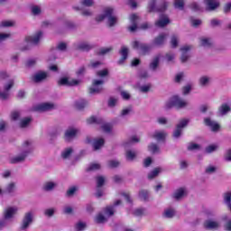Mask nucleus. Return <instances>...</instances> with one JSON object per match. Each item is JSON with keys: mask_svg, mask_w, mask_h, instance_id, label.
<instances>
[{"mask_svg": "<svg viewBox=\"0 0 231 231\" xmlns=\"http://www.w3.org/2000/svg\"><path fill=\"white\" fill-rule=\"evenodd\" d=\"M32 141H24L22 144V152L20 155L11 158L10 163L15 164V163H23L28 158V154H31V152L33 151L32 147Z\"/></svg>", "mask_w": 231, "mask_h": 231, "instance_id": "obj_1", "label": "nucleus"}, {"mask_svg": "<svg viewBox=\"0 0 231 231\" xmlns=\"http://www.w3.org/2000/svg\"><path fill=\"white\" fill-rule=\"evenodd\" d=\"M114 12H115V10L113 8L107 7L104 10L103 14H99L97 17H96V21L97 23H102V21H104V19H107L110 28H113V26H115V24H116V23L118 21V18H116V16L113 15Z\"/></svg>", "mask_w": 231, "mask_h": 231, "instance_id": "obj_2", "label": "nucleus"}, {"mask_svg": "<svg viewBox=\"0 0 231 231\" xmlns=\"http://www.w3.org/2000/svg\"><path fill=\"white\" fill-rule=\"evenodd\" d=\"M194 48V46L192 45H189V44H185L180 46V64H187L190 59H192V53L190 51H192V49Z\"/></svg>", "mask_w": 231, "mask_h": 231, "instance_id": "obj_3", "label": "nucleus"}, {"mask_svg": "<svg viewBox=\"0 0 231 231\" xmlns=\"http://www.w3.org/2000/svg\"><path fill=\"white\" fill-rule=\"evenodd\" d=\"M168 6L169 3L165 0L160 2L158 5H156V0H150V3L148 4V12L149 14H152V12H155L157 14L163 13L167 10Z\"/></svg>", "mask_w": 231, "mask_h": 231, "instance_id": "obj_4", "label": "nucleus"}, {"mask_svg": "<svg viewBox=\"0 0 231 231\" xmlns=\"http://www.w3.org/2000/svg\"><path fill=\"white\" fill-rule=\"evenodd\" d=\"M87 124H97V125H101L102 131L104 133H111L113 126L109 123H104V119L98 118L95 116H92L88 119H87Z\"/></svg>", "mask_w": 231, "mask_h": 231, "instance_id": "obj_5", "label": "nucleus"}, {"mask_svg": "<svg viewBox=\"0 0 231 231\" xmlns=\"http://www.w3.org/2000/svg\"><path fill=\"white\" fill-rule=\"evenodd\" d=\"M132 48L133 50H136L137 51H140L142 55H147V53L151 51V45L147 43H143L140 41L132 42Z\"/></svg>", "mask_w": 231, "mask_h": 231, "instance_id": "obj_6", "label": "nucleus"}, {"mask_svg": "<svg viewBox=\"0 0 231 231\" xmlns=\"http://www.w3.org/2000/svg\"><path fill=\"white\" fill-rule=\"evenodd\" d=\"M104 80L103 79H94L92 87L89 88L90 95H98L104 91Z\"/></svg>", "mask_w": 231, "mask_h": 231, "instance_id": "obj_7", "label": "nucleus"}, {"mask_svg": "<svg viewBox=\"0 0 231 231\" xmlns=\"http://www.w3.org/2000/svg\"><path fill=\"white\" fill-rule=\"evenodd\" d=\"M32 223H33V212L28 211L23 216L20 230H27V228H30V225H32Z\"/></svg>", "mask_w": 231, "mask_h": 231, "instance_id": "obj_8", "label": "nucleus"}, {"mask_svg": "<svg viewBox=\"0 0 231 231\" xmlns=\"http://www.w3.org/2000/svg\"><path fill=\"white\" fill-rule=\"evenodd\" d=\"M187 125H189V119H181L179 121L174 132L175 140L181 138V134H183V129H185Z\"/></svg>", "mask_w": 231, "mask_h": 231, "instance_id": "obj_9", "label": "nucleus"}, {"mask_svg": "<svg viewBox=\"0 0 231 231\" xmlns=\"http://www.w3.org/2000/svg\"><path fill=\"white\" fill-rule=\"evenodd\" d=\"M82 82L80 79H71L68 77H62L58 80V86H67L68 88H73L79 86Z\"/></svg>", "mask_w": 231, "mask_h": 231, "instance_id": "obj_10", "label": "nucleus"}, {"mask_svg": "<svg viewBox=\"0 0 231 231\" xmlns=\"http://www.w3.org/2000/svg\"><path fill=\"white\" fill-rule=\"evenodd\" d=\"M203 226L206 230H218V228L221 226V224L216 219L208 218L204 221Z\"/></svg>", "mask_w": 231, "mask_h": 231, "instance_id": "obj_11", "label": "nucleus"}, {"mask_svg": "<svg viewBox=\"0 0 231 231\" xmlns=\"http://www.w3.org/2000/svg\"><path fill=\"white\" fill-rule=\"evenodd\" d=\"M14 81L10 79L7 84L4 86V91L0 90V98L1 100H8L10 97V90L14 88Z\"/></svg>", "mask_w": 231, "mask_h": 231, "instance_id": "obj_12", "label": "nucleus"}, {"mask_svg": "<svg viewBox=\"0 0 231 231\" xmlns=\"http://www.w3.org/2000/svg\"><path fill=\"white\" fill-rule=\"evenodd\" d=\"M42 39V31H38L33 36H26L25 42H30L33 46H37Z\"/></svg>", "mask_w": 231, "mask_h": 231, "instance_id": "obj_13", "label": "nucleus"}, {"mask_svg": "<svg viewBox=\"0 0 231 231\" xmlns=\"http://www.w3.org/2000/svg\"><path fill=\"white\" fill-rule=\"evenodd\" d=\"M53 107H54V105L51 103H42V104L34 106L32 107V111H37L38 113H44L46 111H51Z\"/></svg>", "mask_w": 231, "mask_h": 231, "instance_id": "obj_14", "label": "nucleus"}, {"mask_svg": "<svg viewBox=\"0 0 231 231\" xmlns=\"http://www.w3.org/2000/svg\"><path fill=\"white\" fill-rule=\"evenodd\" d=\"M189 196V190L185 187L179 188L175 190L174 199L175 201H181L184 198Z\"/></svg>", "mask_w": 231, "mask_h": 231, "instance_id": "obj_15", "label": "nucleus"}, {"mask_svg": "<svg viewBox=\"0 0 231 231\" xmlns=\"http://www.w3.org/2000/svg\"><path fill=\"white\" fill-rule=\"evenodd\" d=\"M48 79V72H44L40 70L32 76V80L35 84H41V82H44Z\"/></svg>", "mask_w": 231, "mask_h": 231, "instance_id": "obj_16", "label": "nucleus"}, {"mask_svg": "<svg viewBox=\"0 0 231 231\" xmlns=\"http://www.w3.org/2000/svg\"><path fill=\"white\" fill-rule=\"evenodd\" d=\"M171 24V19L167 14H161L158 21L155 22V26L157 28H165Z\"/></svg>", "mask_w": 231, "mask_h": 231, "instance_id": "obj_17", "label": "nucleus"}, {"mask_svg": "<svg viewBox=\"0 0 231 231\" xmlns=\"http://www.w3.org/2000/svg\"><path fill=\"white\" fill-rule=\"evenodd\" d=\"M204 124L207 127H209L213 133H217L221 129V125L217 122L211 120L210 117L204 118Z\"/></svg>", "mask_w": 231, "mask_h": 231, "instance_id": "obj_18", "label": "nucleus"}, {"mask_svg": "<svg viewBox=\"0 0 231 231\" xmlns=\"http://www.w3.org/2000/svg\"><path fill=\"white\" fill-rule=\"evenodd\" d=\"M189 102L180 96H174V107L176 109H185V107H188Z\"/></svg>", "mask_w": 231, "mask_h": 231, "instance_id": "obj_19", "label": "nucleus"}, {"mask_svg": "<svg viewBox=\"0 0 231 231\" xmlns=\"http://www.w3.org/2000/svg\"><path fill=\"white\" fill-rule=\"evenodd\" d=\"M77 133H79L78 129L75 128H68L65 131V134H64V140L65 142H71V140H73L74 138H76L77 136Z\"/></svg>", "mask_w": 231, "mask_h": 231, "instance_id": "obj_20", "label": "nucleus"}, {"mask_svg": "<svg viewBox=\"0 0 231 231\" xmlns=\"http://www.w3.org/2000/svg\"><path fill=\"white\" fill-rule=\"evenodd\" d=\"M204 5H206L207 12H214V10L219 7L217 0H204Z\"/></svg>", "mask_w": 231, "mask_h": 231, "instance_id": "obj_21", "label": "nucleus"}, {"mask_svg": "<svg viewBox=\"0 0 231 231\" xmlns=\"http://www.w3.org/2000/svg\"><path fill=\"white\" fill-rule=\"evenodd\" d=\"M140 19V17L137 14H131L130 15V23H132V25L128 27L129 32L132 33L136 32L138 30V23L137 21Z\"/></svg>", "mask_w": 231, "mask_h": 231, "instance_id": "obj_22", "label": "nucleus"}, {"mask_svg": "<svg viewBox=\"0 0 231 231\" xmlns=\"http://www.w3.org/2000/svg\"><path fill=\"white\" fill-rule=\"evenodd\" d=\"M19 210L16 207H9L4 211V221L6 219H12Z\"/></svg>", "mask_w": 231, "mask_h": 231, "instance_id": "obj_23", "label": "nucleus"}, {"mask_svg": "<svg viewBox=\"0 0 231 231\" xmlns=\"http://www.w3.org/2000/svg\"><path fill=\"white\" fill-rule=\"evenodd\" d=\"M119 54L121 55V59L117 61V64L122 65L124 62H125V60H127V58L129 57V49L125 46L121 47Z\"/></svg>", "mask_w": 231, "mask_h": 231, "instance_id": "obj_24", "label": "nucleus"}, {"mask_svg": "<svg viewBox=\"0 0 231 231\" xmlns=\"http://www.w3.org/2000/svg\"><path fill=\"white\" fill-rule=\"evenodd\" d=\"M165 39H167V33L162 32L154 38L152 44L153 46H163L165 44Z\"/></svg>", "mask_w": 231, "mask_h": 231, "instance_id": "obj_25", "label": "nucleus"}, {"mask_svg": "<svg viewBox=\"0 0 231 231\" xmlns=\"http://www.w3.org/2000/svg\"><path fill=\"white\" fill-rule=\"evenodd\" d=\"M151 138H154L157 142H165L167 133H165V131H155L154 134L151 135Z\"/></svg>", "mask_w": 231, "mask_h": 231, "instance_id": "obj_26", "label": "nucleus"}, {"mask_svg": "<svg viewBox=\"0 0 231 231\" xmlns=\"http://www.w3.org/2000/svg\"><path fill=\"white\" fill-rule=\"evenodd\" d=\"M211 82L212 78H210V76H201L199 79V85L200 86V88H208Z\"/></svg>", "mask_w": 231, "mask_h": 231, "instance_id": "obj_27", "label": "nucleus"}, {"mask_svg": "<svg viewBox=\"0 0 231 231\" xmlns=\"http://www.w3.org/2000/svg\"><path fill=\"white\" fill-rule=\"evenodd\" d=\"M93 45L88 42H80L76 44V50H79V51H89L90 50H93Z\"/></svg>", "mask_w": 231, "mask_h": 231, "instance_id": "obj_28", "label": "nucleus"}, {"mask_svg": "<svg viewBox=\"0 0 231 231\" xmlns=\"http://www.w3.org/2000/svg\"><path fill=\"white\" fill-rule=\"evenodd\" d=\"M161 172H163V168L156 167L148 173L147 178L148 180H154V178H158Z\"/></svg>", "mask_w": 231, "mask_h": 231, "instance_id": "obj_29", "label": "nucleus"}, {"mask_svg": "<svg viewBox=\"0 0 231 231\" xmlns=\"http://www.w3.org/2000/svg\"><path fill=\"white\" fill-rule=\"evenodd\" d=\"M160 59H162V55L158 54L150 63L149 68L152 71H156V69H158V66H160Z\"/></svg>", "mask_w": 231, "mask_h": 231, "instance_id": "obj_30", "label": "nucleus"}, {"mask_svg": "<svg viewBox=\"0 0 231 231\" xmlns=\"http://www.w3.org/2000/svg\"><path fill=\"white\" fill-rule=\"evenodd\" d=\"M231 112L230 106L228 104H222L218 108V115L220 116H225V115Z\"/></svg>", "mask_w": 231, "mask_h": 231, "instance_id": "obj_31", "label": "nucleus"}, {"mask_svg": "<svg viewBox=\"0 0 231 231\" xmlns=\"http://www.w3.org/2000/svg\"><path fill=\"white\" fill-rule=\"evenodd\" d=\"M139 199L141 201H149L150 193L147 189H140L138 192Z\"/></svg>", "mask_w": 231, "mask_h": 231, "instance_id": "obj_32", "label": "nucleus"}, {"mask_svg": "<svg viewBox=\"0 0 231 231\" xmlns=\"http://www.w3.org/2000/svg\"><path fill=\"white\" fill-rule=\"evenodd\" d=\"M104 143H106V141L103 138L95 139L92 144L94 151H98V149H102V147H104Z\"/></svg>", "mask_w": 231, "mask_h": 231, "instance_id": "obj_33", "label": "nucleus"}, {"mask_svg": "<svg viewBox=\"0 0 231 231\" xmlns=\"http://www.w3.org/2000/svg\"><path fill=\"white\" fill-rule=\"evenodd\" d=\"M189 9L192 12H203V7L198 2H192L189 5Z\"/></svg>", "mask_w": 231, "mask_h": 231, "instance_id": "obj_34", "label": "nucleus"}, {"mask_svg": "<svg viewBox=\"0 0 231 231\" xmlns=\"http://www.w3.org/2000/svg\"><path fill=\"white\" fill-rule=\"evenodd\" d=\"M148 151L152 152V154H160V146L156 144V143H151L148 145Z\"/></svg>", "mask_w": 231, "mask_h": 231, "instance_id": "obj_35", "label": "nucleus"}, {"mask_svg": "<svg viewBox=\"0 0 231 231\" xmlns=\"http://www.w3.org/2000/svg\"><path fill=\"white\" fill-rule=\"evenodd\" d=\"M95 223H97V225H104V223H107V217L104 216V214L99 213L95 217Z\"/></svg>", "mask_w": 231, "mask_h": 231, "instance_id": "obj_36", "label": "nucleus"}, {"mask_svg": "<svg viewBox=\"0 0 231 231\" xmlns=\"http://www.w3.org/2000/svg\"><path fill=\"white\" fill-rule=\"evenodd\" d=\"M224 203L231 210V191H227L223 195Z\"/></svg>", "mask_w": 231, "mask_h": 231, "instance_id": "obj_37", "label": "nucleus"}, {"mask_svg": "<svg viewBox=\"0 0 231 231\" xmlns=\"http://www.w3.org/2000/svg\"><path fill=\"white\" fill-rule=\"evenodd\" d=\"M32 117H24L23 118L20 123L19 125L22 129H26V127H28L30 125V124H32Z\"/></svg>", "mask_w": 231, "mask_h": 231, "instance_id": "obj_38", "label": "nucleus"}, {"mask_svg": "<svg viewBox=\"0 0 231 231\" xmlns=\"http://www.w3.org/2000/svg\"><path fill=\"white\" fill-rule=\"evenodd\" d=\"M212 39L210 38H202L200 40V45L203 46V48H212Z\"/></svg>", "mask_w": 231, "mask_h": 231, "instance_id": "obj_39", "label": "nucleus"}, {"mask_svg": "<svg viewBox=\"0 0 231 231\" xmlns=\"http://www.w3.org/2000/svg\"><path fill=\"white\" fill-rule=\"evenodd\" d=\"M71 154H73V148H66L62 152H61V158L63 160H68L70 158Z\"/></svg>", "mask_w": 231, "mask_h": 231, "instance_id": "obj_40", "label": "nucleus"}, {"mask_svg": "<svg viewBox=\"0 0 231 231\" xmlns=\"http://www.w3.org/2000/svg\"><path fill=\"white\" fill-rule=\"evenodd\" d=\"M104 214H105L106 217H112V216H115V207L108 206V207L105 208Z\"/></svg>", "mask_w": 231, "mask_h": 231, "instance_id": "obj_41", "label": "nucleus"}, {"mask_svg": "<svg viewBox=\"0 0 231 231\" xmlns=\"http://www.w3.org/2000/svg\"><path fill=\"white\" fill-rule=\"evenodd\" d=\"M55 187H57V184L53 181H48L43 185V190H45L46 192H50L51 190H53V189H55Z\"/></svg>", "mask_w": 231, "mask_h": 231, "instance_id": "obj_42", "label": "nucleus"}, {"mask_svg": "<svg viewBox=\"0 0 231 231\" xmlns=\"http://www.w3.org/2000/svg\"><path fill=\"white\" fill-rule=\"evenodd\" d=\"M174 8L177 10H185V0H174Z\"/></svg>", "mask_w": 231, "mask_h": 231, "instance_id": "obj_43", "label": "nucleus"}, {"mask_svg": "<svg viewBox=\"0 0 231 231\" xmlns=\"http://www.w3.org/2000/svg\"><path fill=\"white\" fill-rule=\"evenodd\" d=\"M87 106L88 101H86L85 99H79L75 102V107H77L79 111H81V109H84V107H86Z\"/></svg>", "mask_w": 231, "mask_h": 231, "instance_id": "obj_44", "label": "nucleus"}, {"mask_svg": "<svg viewBox=\"0 0 231 231\" xmlns=\"http://www.w3.org/2000/svg\"><path fill=\"white\" fill-rule=\"evenodd\" d=\"M96 75L98 79H106V77H109V69H104L102 70H97Z\"/></svg>", "mask_w": 231, "mask_h": 231, "instance_id": "obj_45", "label": "nucleus"}, {"mask_svg": "<svg viewBox=\"0 0 231 231\" xmlns=\"http://www.w3.org/2000/svg\"><path fill=\"white\" fill-rule=\"evenodd\" d=\"M163 217L167 219H171V217H174V209L172 208L165 209L163 212Z\"/></svg>", "mask_w": 231, "mask_h": 231, "instance_id": "obj_46", "label": "nucleus"}, {"mask_svg": "<svg viewBox=\"0 0 231 231\" xmlns=\"http://www.w3.org/2000/svg\"><path fill=\"white\" fill-rule=\"evenodd\" d=\"M101 166L99 163H91L88 168H87V172H93L95 171H100Z\"/></svg>", "mask_w": 231, "mask_h": 231, "instance_id": "obj_47", "label": "nucleus"}, {"mask_svg": "<svg viewBox=\"0 0 231 231\" xmlns=\"http://www.w3.org/2000/svg\"><path fill=\"white\" fill-rule=\"evenodd\" d=\"M188 151H200L201 145L195 143H189L187 147Z\"/></svg>", "mask_w": 231, "mask_h": 231, "instance_id": "obj_48", "label": "nucleus"}, {"mask_svg": "<svg viewBox=\"0 0 231 231\" xmlns=\"http://www.w3.org/2000/svg\"><path fill=\"white\" fill-rule=\"evenodd\" d=\"M10 116L13 122H16V120H19L21 118V111L14 110L13 112H11Z\"/></svg>", "mask_w": 231, "mask_h": 231, "instance_id": "obj_49", "label": "nucleus"}, {"mask_svg": "<svg viewBox=\"0 0 231 231\" xmlns=\"http://www.w3.org/2000/svg\"><path fill=\"white\" fill-rule=\"evenodd\" d=\"M110 51H113V47L101 48L97 52V55H100V56L107 55V53H109Z\"/></svg>", "mask_w": 231, "mask_h": 231, "instance_id": "obj_50", "label": "nucleus"}, {"mask_svg": "<svg viewBox=\"0 0 231 231\" xmlns=\"http://www.w3.org/2000/svg\"><path fill=\"white\" fill-rule=\"evenodd\" d=\"M96 181L97 189H100L101 187H104V184L106 183V178L104 176H97L96 177Z\"/></svg>", "mask_w": 231, "mask_h": 231, "instance_id": "obj_51", "label": "nucleus"}, {"mask_svg": "<svg viewBox=\"0 0 231 231\" xmlns=\"http://www.w3.org/2000/svg\"><path fill=\"white\" fill-rule=\"evenodd\" d=\"M125 156H126V160H128L129 162H133V160L136 158V152L128 150L126 151Z\"/></svg>", "mask_w": 231, "mask_h": 231, "instance_id": "obj_52", "label": "nucleus"}, {"mask_svg": "<svg viewBox=\"0 0 231 231\" xmlns=\"http://www.w3.org/2000/svg\"><path fill=\"white\" fill-rule=\"evenodd\" d=\"M185 79V72L181 71L176 74L175 76V82L178 84H180L183 82V79Z\"/></svg>", "mask_w": 231, "mask_h": 231, "instance_id": "obj_53", "label": "nucleus"}, {"mask_svg": "<svg viewBox=\"0 0 231 231\" xmlns=\"http://www.w3.org/2000/svg\"><path fill=\"white\" fill-rule=\"evenodd\" d=\"M191 26H194V28H198V26H200V24L202 23V21L199 19H196L194 17H190L189 18Z\"/></svg>", "mask_w": 231, "mask_h": 231, "instance_id": "obj_54", "label": "nucleus"}, {"mask_svg": "<svg viewBox=\"0 0 231 231\" xmlns=\"http://www.w3.org/2000/svg\"><path fill=\"white\" fill-rule=\"evenodd\" d=\"M151 88H152V85L151 83H148L147 85L141 86L139 88V91H141V93H149Z\"/></svg>", "mask_w": 231, "mask_h": 231, "instance_id": "obj_55", "label": "nucleus"}, {"mask_svg": "<svg viewBox=\"0 0 231 231\" xmlns=\"http://www.w3.org/2000/svg\"><path fill=\"white\" fill-rule=\"evenodd\" d=\"M192 91V85L188 84L182 88V95L187 96L189 95Z\"/></svg>", "mask_w": 231, "mask_h": 231, "instance_id": "obj_56", "label": "nucleus"}, {"mask_svg": "<svg viewBox=\"0 0 231 231\" xmlns=\"http://www.w3.org/2000/svg\"><path fill=\"white\" fill-rule=\"evenodd\" d=\"M217 168L216 166L209 165L206 168L205 173L206 174H215L217 172Z\"/></svg>", "mask_w": 231, "mask_h": 231, "instance_id": "obj_57", "label": "nucleus"}, {"mask_svg": "<svg viewBox=\"0 0 231 231\" xmlns=\"http://www.w3.org/2000/svg\"><path fill=\"white\" fill-rule=\"evenodd\" d=\"M75 192H77V187L73 186L71 188H69L67 192H66V196L67 198H71L75 195Z\"/></svg>", "mask_w": 231, "mask_h": 231, "instance_id": "obj_58", "label": "nucleus"}, {"mask_svg": "<svg viewBox=\"0 0 231 231\" xmlns=\"http://www.w3.org/2000/svg\"><path fill=\"white\" fill-rule=\"evenodd\" d=\"M14 190H15V183L11 182L10 184L7 185V187L5 189V192L7 194H12L14 192Z\"/></svg>", "mask_w": 231, "mask_h": 231, "instance_id": "obj_59", "label": "nucleus"}, {"mask_svg": "<svg viewBox=\"0 0 231 231\" xmlns=\"http://www.w3.org/2000/svg\"><path fill=\"white\" fill-rule=\"evenodd\" d=\"M14 24H15V23L12 21H4V22H1L0 26L1 28H10L14 26Z\"/></svg>", "mask_w": 231, "mask_h": 231, "instance_id": "obj_60", "label": "nucleus"}, {"mask_svg": "<svg viewBox=\"0 0 231 231\" xmlns=\"http://www.w3.org/2000/svg\"><path fill=\"white\" fill-rule=\"evenodd\" d=\"M56 49L60 51H66V50H68V44L66 42H60Z\"/></svg>", "mask_w": 231, "mask_h": 231, "instance_id": "obj_61", "label": "nucleus"}, {"mask_svg": "<svg viewBox=\"0 0 231 231\" xmlns=\"http://www.w3.org/2000/svg\"><path fill=\"white\" fill-rule=\"evenodd\" d=\"M32 15H41V7L39 5H33L32 8Z\"/></svg>", "mask_w": 231, "mask_h": 231, "instance_id": "obj_62", "label": "nucleus"}, {"mask_svg": "<svg viewBox=\"0 0 231 231\" xmlns=\"http://www.w3.org/2000/svg\"><path fill=\"white\" fill-rule=\"evenodd\" d=\"M133 112V106H129L127 108H125L121 112V116H127Z\"/></svg>", "mask_w": 231, "mask_h": 231, "instance_id": "obj_63", "label": "nucleus"}, {"mask_svg": "<svg viewBox=\"0 0 231 231\" xmlns=\"http://www.w3.org/2000/svg\"><path fill=\"white\" fill-rule=\"evenodd\" d=\"M224 160L226 162H231V148L226 150V154L224 156Z\"/></svg>", "mask_w": 231, "mask_h": 231, "instance_id": "obj_64", "label": "nucleus"}]
</instances>
